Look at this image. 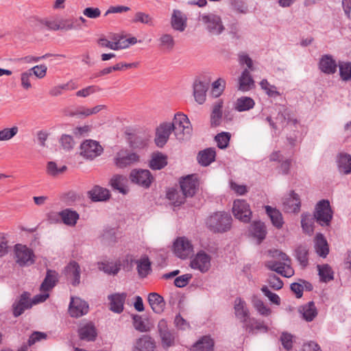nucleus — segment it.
Returning <instances> with one entry per match:
<instances>
[{
  "label": "nucleus",
  "instance_id": "nucleus-1",
  "mask_svg": "<svg viewBox=\"0 0 351 351\" xmlns=\"http://www.w3.org/2000/svg\"><path fill=\"white\" fill-rule=\"evenodd\" d=\"M234 310L236 317L243 323V328L249 333L254 334L257 331L267 332L268 327L263 322L250 317L247 304L241 298L235 299Z\"/></svg>",
  "mask_w": 351,
  "mask_h": 351
},
{
  "label": "nucleus",
  "instance_id": "nucleus-2",
  "mask_svg": "<svg viewBox=\"0 0 351 351\" xmlns=\"http://www.w3.org/2000/svg\"><path fill=\"white\" fill-rule=\"evenodd\" d=\"M170 125L175 136L179 141L188 138L192 133V127L190 121L186 115L178 112L174 115L172 123Z\"/></svg>",
  "mask_w": 351,
  "mask_h": 351
},
{
  "label": "nucleus",
  "instance_id": "nucleus-3",
  "mask_svg": "<svg viewBox=\"0 0 351 351\" xmlns=\"http://www.w3.org/2000/svg\"><path fill=\"white\" fill-rule=\"evenodd\" d=\"M232 217L226 212H217L206 221L208 228L213 232H225L230 229Z\"/></svg>",
  "mask_w": 351,
  "mask_h": 351
},
{
  "label": "nucleus",
  "instance_id": "nucleus-4",
  "mask_svg": "<svg viewBox=\"0 0 351 351\" xmlns=\"http://www.w3.org/2000/svg\"><path fill=\"white\" fill-rule=\"evenodd\" d=\"M199 21L212 35H219L225 29L221 17L213 13H204L199 15Z\"/></svg>",
  "mask_w": 351,
  "mask_h": 351
},
{
  "label": "nucleus",
  "instance_id": "nucleus-5",
  "mask_svg": "<svg viewBox=\"0 0 351 351\" xmlns=\"http://www.w3.org/2000/svg\"><path fill=\"white\" fill-rule=\"evenodd\" d=\"M332 215L333 213L328 200L322 199L316 204L313 217L321 226H330Z\"/></svg>",
  "mask_w": 351,
  "mask_h": 351
},
{
  "label": "nucleus",
  "instance_id": "nucleus-6",
  "mask_svg": "<svg viewBox=\"0 0 351 351\" xmlns=\"http://www.w3.org/2000/svg\"><path fill=\"white\" fill-rule=\"evenodd\" d=\"M15 262L20 267H27L35 263V254L33 250L26 245L16 244L14 245Z\"/></svg>",
  "mask_w": 351,
  "mask_h": 351
},
{
  "label": "nucleus",
  "instance_id": "nucleus-7",
  "mask_svg": "<svg viewBox=\"0 0 351 351\" xmlns=\"http://www.w3.org/2000/svg\"><path fill=\"white\" fill-rule=\"evenodd\" d=\"M139 156L127 149L119 150L114 158V163L117 167L123 169L139 161Z\"/></svg>",
  "mask_w": 351,
  "mask_h": 351
},
{
  "label": "nucleus",
  "instance_id": "nucleus-8",
  "mask_svg": "<svg viewBox=\"0 0 351 351\" xmlns=\"http://www.w3.org/2000/svg\"><path fill=\"white\" fill-rule=\"evenodd\" d=\"M157 328L161 339L162 346L165 349L173 346L176 335L173 330L169 328L167 322L164 319H160L158 322Z\"/></svg>",
  "mask_w": 351,
  "mask_h": 351
},
{
  "label": "nucleus",
  "instance_id": "nucleus-9",
  "mask_svg": "<svg viewBox=\"0 0 351 351\" xmlns=\"http://www.w3.org/2000/svg\"><path fill=\"white\" fill-rule=\"evenodd\" d=\"M130 178L132 182L135 183L144 189L150 187L154 180L151 172L147 169H133L130 173Z\"/></svg>",
  "mask_w": 351,
  "mask_h": 351
},
{
  "label": "nucleus",
  "instance_id": "nucleus-10",
  "mask_svg": "<svg viewBox=\"0 0 351 351\" xmlns=\"http://www.w3.org/2000/svg\"><path fill=\"white\" fill-rule=\"evenodd\" d=\"M103 152V147L99 142L93 140H86L80 146V155L84 158L93 160Z\"/></svg>",
  "mask_w": 351,
  "mask_h": 351
},
{
  "label": "nucleus",
  "instance_id": "nucleus-11",
  "mask_svg": "<svg viewBox=\"0 0 351 351\" xmlns=\"http://www.w3.org/2000/svg\"><path fill=\"white\" fill-rule=\"evenodd\" d=\"M232 213L235 218L242 222L248 223L251 220L252 212L245 200H235L233 204Z\"/></svg>",
  "mask_w": 351,
  "mask_h": 351
},
{
  "label": "nucleus",
  "instance_id": "nucleus-12",
  "mask_svg": "<svg viewBox=\"0 0 351 351\" xmlns=\"http://www.w3.org/2000/svg\"><path fill=\"white\" fill-rule=\"evenodd\" d=\"M199 180L195 174L188 175L180 180V186L185 197H193L199 188Z\"/></svg>",
  "mask_w": 351,
  "mask_h": 351
},
{
  "label": "nucleus",
  "instance_id": "nucleus-13",
  "mask_svg": "<svg viewBox=\"0 0 351 351\" xmlns=\"http://www.w3.org/2000/svg\"><path fill=\"white\" fill-rule=\"evenodd\" d=\"M210 256L204 250H200L191 260L190 266L192 269H197L202 273H206L210 268Z\"/></svg>",
  "mask_w": 351,
  "mask_h": 351
},
{
  "label": "nucleus",
  "instance_id": "nucleus-14",
  "mask_svg": "<svg viewBox=\"0 0 351 351\" xmlns=\"http://www.w3.org/2000/svg\"><path fill=\"white\" fill-rule=\"evenodd\" d=\"M30 295L31 294L29 292L24 291L20 295L19 300L13 303L12 312L14 317H18L22 315L25 310L32 307Z\"/></svg>",
  "mask_w": 351,
  "mask_h": 351
},
{
  "label": "nucleus",
  "instance_id": "nucleus-15",
  "mask_svg": "<svg viewBox=\"0 0 351 351\" xmlns=\"http://www.w3.org/2000/svg\"><path fill=\"white\" fill-rule=\"evenodd\" d=\"M174 252L182 259L186 258L193 252V245L185 237L178 238L173 243Z\"/></svg>",
  "mask_w": 351,
  "mask_h": 351
},
{
  "label": "nucleus",
  "instance_id": "nucleus-16",
  "mask_svg": "<svg viewBox=\"0 0 351 351\" xmlns=\"http://www.w3.org/2000/svg\"><path fill=\"white\" fill-rule=\"evenodd\" d=\"M88 311V304L80 298H71L69 306V313L73 317H80Z\"/></svg>",
  "mask_w": 351,
  "mask_h": 351
},
{
  "label": "nucleus",
  "instance_id": "nucleus-17",
  "mask_svg": "<svg viewBox=\"0 0 351 351\" xmlns=\"http://www.w3.org/2000/svg\"><path fill=\"white\" fill-rule=\"evenodd\" d=\"M127 298L126 293H115L108 296L109 309L113 313L120 314L124 310V304Z\"/></svg>",
  "mask_w": 351,
  "mask_h": 351
},
{
  "label": "nucleus",
  "instance_id": "nucleus-18",
  "mask_svg": "<svg viewBox=\"0 0 351 351\" xmlns=\"http://www.w3.org/2000/svg\"><path fill=\"white\" fill-rule=\"evenodd\" d=\"M283 209L287 213H298L300 209L301 202L299 195L293 191L282 200Z\"/></svg>",
  "mask_w": 351,
  "mask_h": 351
},
{
  "label": "nucleus",
  "instance_id": "nucleus-19",
  "mask_svg": "<svg viewBox=\"0 0 351 351\" xmlns=\"http://www.w3.org/2000/svg\"><path fill=\"white\" fill-rule=\"evenodd\" d=\"M173 132L170 123H162L156 129L155 143L159 147H162L167 142L170 134Z\"/></svg>",
  "mask_w": 351,
  "mask_h": 351
},
{
  "label": "nucleus",
  "instance_id": "nucleus-20",
  "mask_svg": "<svg viewBox=\"0 0 351 351\" xmlns=\"http://www.w3.org/2000/svg\"><path fill=\"white\" fill-rule=\"evenodd\" d=\"M266 267L285 278H290L294 274V270L289 264L276 261H268Z\"/></svg>",
  "mask_w": 351,
  "mask_h": 351
},
{
  "label": "nucleus",
  "instance_id": "nucleus-21",
  "mask_svg": "<svg viewBox=\"0 0 351 351\" xmlns=\"http://www.w3.org/2000/svg\"><path fill=\"white\" fill-rule=\"evenodd\" d=\"M318 66L324 73L332 75L337 71L338 65L331 55L326 54L321 57Z\"/></svg>",
  "mask_w": 351,
  "mask_h": 351
},
{
  "label": "nucleus",
  "instance_id": "nucleus-22",
  "mask_svg": "<svg viewBox=\"0 0 351 351\" xmlns=\"http://www.w3.org/2000/svg\"><path fill=\"white\" fill-rule=\"evenodd\" d=\"M209 88V83L200 80H195L193 84V96L199 104L206 101V92Z\"/></svg>",
  "mask_w": 351,
  "mask_h": 351
},
{
  "label": "nucleus",
  "instance_id": "nucleus-23",
  "mask_svg": "<svg viewBox=\"0 0 351 351\" xmlns=\"http://www.w3.org/2000/svg\"><path fill=\"white\" fill-rule=\"evenodd\" d=\"M147 300L154 313L160 314L164 311L166 303L160 295L155 292L150 293L148 295Z\"/></svg>",
  "mask_w": 351,
  "mask_h": 351
},
{
  "label": "nucleus",
  "instance_id": "nucleus-24",
  "mask_svg": "<svg viewBox=\"0 0 351 351\" xmlns=\"http://www.w3.org/2000/svg\"><path fill=\"white\" fill-rule=\"evenodd\" d=\"M187 17L180 10H173L171 18V25L173 29L183 32L186 27Z\"/></svg>",
  "mask_w": 351,
  "mask_h": 351
},
{
  "label": "nucleus",
  "instance_id": "nucleus-25",
  "mask_svg": "<svg viewBox=\"0 0 351 351\" xmlns=\"http://www.w3.org/2000/svg\"><path fill=\"white\" fill-rule=\"evenodd\" d=\"M65 275L71 280L73 286L80 282V267L75 261H71L64 269Z\"/></svg>",
  "mask_w": 351,
  "mask_h": 351
},
{
  "label": "nucleus",
  "instance_id": "nucleus-26",
  "mask_svg": "<svg viewBox=\"0 0 351 351\" xmlns=\"http://www.w3.org/2000/svg\"><path fill=\"white\" fill-rule=\"evenodd\" d=\"M58 215L65 225L71 227L75 226L80 219L77 212L71 208H65L59 212Z\"/></svg>",
  "mask_w": 351,
  "mask_h": 351
},
{
  "label": "nucleus",
  "instance_id": "nucleus-27",
  "mask_svg": "<svg viewBox=\"0 0 351 351\" xmlns=\"http://www.w3.org/2000/svg\"><path fill=\"white\" fill-rule=\"evenodd\" d=\"M155 342L149 336L143 335L136 339L132 351H154Z\"/></svg>",
  "mask_w": 351,
  "mask_h": 351
},
{
  "label": "nucleus",
  "instance_id": "nucleus-28",
  "mask_svg": "<svg viewBox=\"0 0 351 351\" xmlns=\"http://www.w3.org/2000/svg\"><path fill=\"white\" fill-rule=\"evenodd\" d=\"M109 191L99 186H95L91 190L88 191V197L93 202H104L110 198Z\"/></svg>",
  "mask_w": 351,
  "mask_h": 351
},
{
  "label": "nucleus",
  "instance_id": "nucleus-29",
  "mask_svg": "<svg viewBox=\"0 0 351 351\" xmlns=\"http://www.w3.org/2000/svg\"><path fill=\"white\" fill-rule=\"evenodd\" d=\"M316 253L322 258H326L329 253L328 242L322 233H317L314 239Z\"/></svg>",
  "mask_w": 351,
  "mask_h": 351
},
{
  "label": "nucleus",
  "instance_id": "nucleus-30",
  "mask_svg": "<svg viewBox=\"0 0 351 351\" xmlns=\"http://www.w3.org/2000/svg\"><path fill=\"white\" fill-rule=\"evenodd\" d=\"M265 212L269 217L272 225L277 229L282 228L284 220L282 213L276 208H272L270 206H265Z\"/></svg>",
  "mask_w": 351,
  "mask_h": 351
},
{
  "label": "nucleus",
  "instance_id": "nucleus-31",
  "mask_svg": "<svg viewBox=\"0 0 351 351\" xmlns=\"http://www.w3.org/2000/svg\"><path fill=\"white\" fill-rule=\"evenodd\" d=\"M78 333L81 339L88 341H95L97 337L95 327L92 323H88L82 326L78 330Z\"/></svg>",
  "mask_w": 351,
  "mask_h": 351
},
{
  "label": "nucleus",
  "instance_id": "nucleus-32",
  "mask_svg": "<svg viewBox=\"0 0 351 351\" xmlns=\"http://www.w3.org/2000/svg\"><path fill=\"white\" fill-rule=\"evenodd\" d=\"M58 282V273L51 269H47L46 276L40 285V291L47 292L51 290Z\"/></svg>",
  "mask_w": 351,
  "mask_h": 351
},
{
  "label": "nucleus",
  "instance_id": "nucleus-33",
  "mask_svg": "<svg viewBox=\"0 0 351 351\" xmlns=\"http://www.w3.org/2000/svg\"><path fill=\"white\" fill-rule=\"evenodd\" d=\"M215 149L209 147L199 152L197 160L201 165L206 167L215 160Z\"/></svg>",
  "mask_w": 351,
  "mask_h": 351
},
{
  "label": "nucleus",
  "instance_id": "nucleus-34",
  "mask_svg": "<svg viewBox=\"0 0 351 351\" xmlns=\"http://www.w3.org/2000/svg\"><path fill=\"white\" fill-rule=\"evenodd\" d=\"M250 232L253 237L256 238L259 243H261L266 237V226L261 221H254L251 225Z\"/></svg>",
  "mask_w": 351,
  "mask_h": 351
},
{
  "label": "nucleus",
  "instance_id": "nucleus-35",
  "mask_svg": "<svg viewBox=\"0 0 351 351\" xmlns=\"http://www.w3.org/2000/svg\"><path fill=\"white\" fill-rule=\"evenodd\" d=\"M254 85V81L248 69H244L239 79V89L242 91L250 90Z\"/></svg>",
  "mask_w": 351,
  "mask_h": 351
},
{
  "label": "nucleus",
  "instance_id": "nucleus-36",
  "mask_svg": "<svg viewBox=\"0 0 351 351\" xmlns=\"http://www.w3.org/2000/svg\"><path fill=\"white\" fill-rule=\"evenodd\" d=\"M223 102L217 101L213 105L210 114V125L212 127H217L220 125L222 118Z\"/></svg>",
  "mask_w": 351,
  "mask_h": 351
},
{
  "label": "nucleus",
  "instance_id": "nucleus-37",
  "mask_svg": "<svg viewBox=\"0 0 351 351\" xmlns=\"http://www.w3.org/2000/svg\"><path fill=\"white\" fill-rule=\"evenodd\" d=\"M167 165V156L158 152L152 154L149 166L153 170H160L164 168Z\"/></svg>",
  "mask_w": 351,
  "mask_h": 351
},
{
  "label": "nucleus",
  "instance_id": "nucleus-38",
  "mask_svg": "<svg viewBox=\"0 0 351 351\" xmlns=\"http://www.w3.org/2000/svg\"><path fill=\"white\" fill-rule=\"evenodd\" d=\"M137 265V271L141 278H145L151 271V262L147 256L134 261Z\"/></svg>",
  "mask_w": 351,
  "mask_h": 351
},
{
  "label": "nucleus",
  "instance_id": "nucleus-39",
  "mask_svg": "<svg viewBox=\"0 0 351 351\" xmlns=\"http://www.w3.org/2000/svg\"><path fill=\"white\" fill-rule=\"evenodd\" d=\"M255 102L249 97H241L237 99L235 109L239 112L247 111L254 108Z\"/></svg>",
  "mask_w": 351,
  "mask_h": 351
},
{
  "label": "nucleus",
  "instance_id": "nucleus-40",
  "mask_svg": "<svg viewBox=\"0 0 351 351\" xmlns=\"http://www.w3.org/2000/svg\"><path fill=\"white\" fill-rule=\"evenodd\" d=\"M213 347L214 341L208 336L203 337L193 346L195 351H213Z\"/></svg>",
  "mask_w": 351,
  "mask_h": 351
},
{
  "label": "nucleus",
  "instance_id": "nucleus-41",
  "mask_svg": "<svg viewBox=\"0 0 351 351\" xmlns=\"http://www.w3.org/2000/svg\"><path fill=\"white\" fill-rule=\"evenodd\" d=\"M295 256L300 265L305 267L308 264V249L306 245H300L295 250Z\"/></svg>",
  "mask_w": 351,
  "mask_h": 351
},
{
  "label": "nucleus",
  "instance_id": "nucleus-42",
  "mask_svg": "<svg viewBox=\"0 0 351 351\" xmlns=\"http://www.w3.org/2000/svg\"><path fill=\"white\" fill-rule=\"evenodd\" d=\"M133 326L134 328L141 332H148L150 330V325L148 320L144 319L139 315H133Z\"/></svg>",
  "mask_w": 351,
  "mask_h": 351
},
{
  "label": "nucleus",
  "instance_id": "nucleus-43",
  "mask_svg": "<svg viewBox=\"0 0 351 351\" xmlns=\"http://www.w3.org/2000/svg\"><path fill=\"white\" fill-rule=\"evenodd\" d=\"M338 167L340 171L345 174L351 173V156L348 154H341L338 159Z\"/></svg>",
  "mask_w": 351,
  "mask_h": 351
},
{
  "label": "nucleus",
  "instance_id": "nucleus-44",
  "mask_svg": "<svg viewBox=\"0 0 351 351\" xmlns=\"http://www.w3.org/2000/svg\"><path fill=\"white\" fill-rule=\"evenodd\" d=\"M303 318L307 322H311L317 316V311L313 302H309L302 306L301 311Z\"/></svg>",
  "mask_w": 351,
  "mask_h": 351
},
{
  "label": "nucleus",
  "instance_id": "nucleus-45",
  "mask_svg": "<svg viewBox=\"0 0 351 351\" xmlns=\"http://www.w3.org/2000/svg\"><path fill=\"white\" fill-rule=\"evenodd\" d=\"M158 41L159 47L167 52L171 51L175 45L173 37L168 34H162L159 38Z\"/></svg>",
  "mask_w": 351,
  "mask_h": 351
},
{
  "label": "nucleus",
  "instance_id": "nucleus-46",
  "mask_svg": "<svg viewBox=\"0 0 351 351\" xmlns=\"http://www.w3.org/2000/svg\"><path fill=\"white\" fill-rule=\"evenodd\" d=\"M314 219L315 218H313L310 214L303 213L302 215V228L303 229V231L309 235L312 234L314 231L313 226Z\"/></svg>",
  "mask_w": 351,
  "mask_h": 351
},
{
  "label": "nucleus",
  "instance_id": "nucleus-47",
  "mask_svg": "<svg viewBox=\"0 0 351 351\" xmlns=\"http://www.w3.org/2000/svg\"><path fill=\"white\" fill-rule=\"evenodd\" d=\"M167 197L171 202L174 206H179L184 203L186 197L184 196L183 193L180 195L176 189H171L167 192Z\"/></svg>",
  "mask_w": 351,
  "mask_h": 351
},
{
  "label": "nucleus",
  "instance_id": "nucleus-48",
  "mask_svg": "<svg viewBox=\"0 0 351 351\" xmlns=\"http://www.w3.org/2000/svg\"><path fill=\"white\" fill-rule=\"evenodd\" d=\"M321 281L327 282L333 280V271L328 265H317Z\"/></svg>",
  "mask_w": 351,
  "mask_h": 351
},
{
  "label": "nucleus",
  "instance_id": "nucleus-49",
  "mask_svg": "<svg viewBox=\"0 0 351 351\" xmlns=\"http://www.w3.org/2000/svg\"><path fill=\"white\" fill-rule=\"evenodd\" d=\"M77 19H60L58 21L59 30L68 31L73 29H79L80 25L77 24Z\"/></svg>",
  "mask_w": 351,
  "mask_h": 351
},
{
  "label": "nucleus",
  "instance_id": "nucleus-50",
  "mask_svg": "<svg viewBox=\"0 0 351 351\" xmlns=\"http://www.w3.org/2000/svg\"><path fill=\"white\" fill-rule=\"evenodd\" d=\"M339 75L343 81H348L351 79V63L350 62H339Z\"/></svg>",
  "mask_w": 351,
  "mask_h": 351
},
{
  "label": "nucleus",
  "instance_id": "nucleus-51",
  "mask_svg": "<svg viewBox=\"0 0 351 351\" xmlns=\"http://www.w3.org/2000/svg\"><path fill=\"white\" fill-rule=\"evenodd\" d=\"M66 169V166L64 165L61 167H58L57 164L53 161L48 162L47 165V173L52 177L58 176L64 173Z\"/></svg>",
  "mask_w": 351,
  "mask_h": 351
},
{
  "label": "nucleus",
  "instance_id": "nucleus-52",
  "mask_svg": "<svg viewBox=\"0 0 351 351\" xmlns=\"http://www.w3.org/2000/svg\"><path fill=\"white\" fill-rule=\"evenodd\" d=\"M254 307L263 315H269L271 311L267 307L264 302L256 295H254L252 300Z\"/></svg>",
  "mask_w": 351,
  "mask_h": 351
},
{
  "label": "nucleus",
  "instance_id": "nucleus-53",
  "mask_svg": "<svg viewBox=\"0 0 351 351\" xmlns=\"http://www.w3.org/2000/svg\"><path fill=\"white\" fill-rule=\"evenodd\" d=\"M28 23L34 32H42L45 30L44 19L31 16L28 19Z\"/></svg>",
  "mask_w": 351,
  "mask_h": 351
},
{
  "label": "nucleus",
  "instance_id": "nucleus-54",
  "mask_svg": "<svg viewBox=\"0 0 351 351\" xmlns=\"http://www.w3.org/2000/svg\"><path fill=\"white\" fill-rule=\"evenodd\" d=\"M132 22L134 23H141L152 26L153 25V18L145 12H137L132 19Z\"/></svg>",
  "mask_w": 351,
  "mask_h": 351
},
{
  "label": "nucleus",
  "instance_id": "nucleus-55",
  "mask_svg": "<svg viewBox=\"0 0 351 351\" xmlns=\"http://www.w3.org/2000/svg\"><path fill=\"white\" fill-rule=\"evenodd\" d=\"M19 132L17 126L6 128L0 130V141H7L12 138Z\"/></svg>",
  "mask_w": 351,
  "mask_h": 351
},
{
  "label": "nucleus",
  "instance_id": "nucleus-56",
  "mask_svg": "<svg viewBox=\"0 0 351 351\" xmlns=\"http://www.w3.org/2000/svg\"><path fill=\"white\" fill-rule=\"evenodd\" d=\"M260 86L263 89L266 94L271 97H276L280 95V93L277 91L276 87L274 85H271L267 80H263L260 82Z\"/></svg>",
  "mask_w": 351,
  "mask_h": 351
},
{
  "label": "nucleus",
  "instance_id": "nucleus-57",
  "mask_svg": "<svg viewBox=\"0 0 351 351\" xmlns=\"http://www.w3.org/2000/svg\"><path fill=\"white\" fill-rule=\"evenodd\" d=\"M231 134L229 132H221L215 136V141L217 143V146L220 149H225L228 147Z\"/></svg>",
  "mask_w": 351,
  "mask_h": 351
},
{
  "label": "nucleus",
  "instance_id": "nucleus-58",
  "mask_svg": "<svg viewBox=\"0 0 351 351\" xmlns=\"http://www.w3.org/2000/svg\"><path fill=\"white\" fill-rule=\"evenodd\" d=\"M123 180V176L116 175L111 179L110 184L114 189L118 190L120 193L123 194H126L128 191L123 186V184L122 183Z\"/></svg>",
  "mask_w": 351,
  "mask_h": 351
},
{
  "label": "nucleus",
  "instance_id": "nucleus-59",
  "mask_svg": "<svg viewBox=\"0 0 351 351\" xmlns=\"http://www.w3.org/2000/svg\"><path fill=\"white\" fill-rule=\"evenodd\" d=\"M212 94L214 97H219L223 91L226 86V82L222 78H219L213 83Z\"/></svg>",
  "mask_w": 351,
  "mask_h": 351
},
{
  "label": "nucleus",
  "instance_id": "nucleus-60",
  "mask_svg": "<svg viewBox=\"0 0 351 351\" xmlns=\"http://www.w3.org/2000/svg\"><path fill=\"white\" fill-rule=\"evenodd\" d=\"M99 270L103 271L108 274H117L119 271V267L117 265L113 263H101L99 264Z\"/></svg>",
  "mask_w": 351,
  "mask_h": 351
},
{
  "label": "nucleus",
  "instance_id": "nucleus-61",
  "mask_svg": "<svg viewBox=\"0 0 351 351\" xmlns=\"http://www.w3.org/2000/svg\"><path fill=\"white\" fill-rule=\"evenodd\" d=\"M269 287L274 290H279L283 287L282 280L275 274H269L267 279Z\"/></svg>",
  "mask_w": 351,
  "mask_h": 351
},
{
  "label": "nucleus",
  "instance_id": "nucleus-62",
  "mask_svg": "<svg viewBox=\"0 0 351 351\" xmlns=\"http://www.w3.org/2000/svg\"><path fill=\"white\" fill-rule=\"evenodd\" d=\"M239 62L241 65L246 64L247 67L246 69H248L249 71H254L255 68L253 65V61L246 53L241 52L239 54Z\"/></svg>",
  "mask_w": 351,
  "mask_h": 351
},
{
  "label": "nucleus",
  "instance_id": "nucleus-63",
  "mask_svg": "<svg viewBox=\"0 0 351 351\" xmlns=\"http://www.w3.org/2000/svg\"><path fill=\"white\" fill-rule=\"evenodd\" d=\"M28 71L32 73V75H34L38 78L42 79L46 75L47 67L45 64H40L34 66Z\"/></svg>",
  "mask_w": 351,
  "mask_h": 351
},
{
  "label": "nucleus",
  "instance_id": "nucleus-64",
  "mask_svg": "<svg viewBox=\"0 0 351 351\" xmlns=\"http://www.w3.org/2000/svg\"><path fill=\"white\" fill-rule=\"evenodd\" d=\"M192 278V274H186L184 275H182L180 276L177 277L174 280V285L176 287L179 288H182L186 286L190 280Z\"/></svg>",
  "mask_w": 351,
  "mask_h": 351
}]
</instances>
